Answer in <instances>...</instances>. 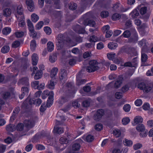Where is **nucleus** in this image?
Listing matches in <instances>:
<instances>
[{"label": "nucleus", "mask_w": 153, "mask_h": 153, "mask_svg": "<svg viewBox=\"0 0 153 153\" xmlns=\"http://www.w3.org/2000/svg\"><path fill=\"white\" fill-rule=\"evenodd\" d=\"M20 42L18 41H15L12 44V46L13 48H16L19 46Z\"/></svg>", "instance_id": "obj_64"}, {"label": "nucleus", "mask_w": 153, "mask_h": 153, "mask_svg": "<svg viewBox=\"0 0 153 153\" xmlns=\"http://www.w3.org/2000/svg\"><path fill=\"white\" fill-rule=\"evenodd\" d=\"M47 48L48 51L49 52L52 51L54 49V44L53 43L51 42H48L47 44Z\"/></svg>", "instance_id": "obj_24"}, {"label": "nucleus", "mask_w": 153, "mask_h": 153, "mask_svg": "<svg viewBox=\"0 0 153 153\" xmlns=\"http://www.w3.org/2000/svg\"><path fill=\"white\" fill-rule=\"evenodd\" d=\"M16 15V16L18 20L19 21V22L18 23V25L19 27H24L25 25V22L24 21L25 16L24 15H22L21 18H19V15Z\"/></svg>", "instance_id": "obj_13"}, {"label": "nucleus", "mask_w": 153, "mask_h": 153, "mask_svg": "<svg viewBox=\"0 0 153 153\" xmlns=\"http://www.w3.org/2000/svg\"><path fill=\"white\" fill-rule=\"evenodd\" d=\"M131 106L130 105L126 104L124 105L123 109V110L126 112L129 111L130 110Z\"/></svg>", "instance_id": "obj_48"}, {"label": "nucleus", "mask_w": 153, "mask_h": 153, "mask_svg": "<svg viewBox=\"0 0 153 153\" xmlns=\"http://www.w3.org/2000/svg\"><path fill=\"white\" fill-rule=\"evenodd\" d=\"M27 26L30 32L33 31V30H34L33 25L30 20L27 21Z\"/></svg>", "instance_id": "obj_37"}, {"label": "nucleus", "mask_w": 153, "mask_h": 153, "mask_svg": "<svg viewBox=\"0 0 153 153\" xmlns=\"http://www.w3.org/2000/svg\"><path fill=\"white\" fill-rule=\"evenodd\" d=\"M31 19L32 22L35 23L39 19V16L35 13H33L31 16Z\"/></svg>", "instance_id": "obj_28"}, {"label": "nucleus", "mask_w": 153, "mask_h": 153, "mask_svg": "<svg viewBox=\"0 0 153 153\" xmlns=\"http://www.w3.org/2000/svg\"><path fill=\"white\" fill-rule=\"evenodd\" d=\"M113 134L116 137H118L120 136L121 133L120 130L116 129L113 131Z\"/></svg>", "instance_id": "obj_42"}, {"label": "nucleus", "mask_w": 153, "mask_h": 153, "mask_svg": "<svg viewBox=\"0 0 153 153\" xmlns=\"http://www.w3.org/2000/svg\"><path fill=\"white\" fill-rule=\"evenodd\" d=\"M90 104V102L88 100H85L83 102L82 105L83 107H88Z\"/></svg>", "instance_id": "obj_62"}, {"label": "nucleus", "mask_w": 153, "mask_h": 153, "mask_svg": "<svg viewBox=\"0 0 153 153\" xmlns=\"http://www.w3.org/2000/svg\"><path fill=\"white\" fill-rule=\"evenodd\" d=\"M44 30L45 33L47 35H49L51 33V29L49 27L46 26L44 27Z\"/></svg>", "instance_id": "obj_40"}, {"label": "nucleus", "mask_w": 153, "mask_h": 153, "mask_svg": "<svg viewBox=\"0 0 153 153\" xmlns=\"http://www.w3.org/2000/svg\"><path fill=\"white\" fill-rule=\"evenodd\" d=\"M109 15V13L107 11H103L101 13V16L103 18H105L108 16Z\"/></svg>", "instance_id": "obj_51"}, {"label": "nucleus", "mask_w": 153, "mask_h": 153, "mask_svg": "<svg viewBox=\"0 0 153 153\" xmlns=\"http://www.w3.org/2000/svg\"><path fill=\"white\" fill-rule=\"evenodd\" d=\"M130 15H131L132 18H135L139 16V13L138 11L135 9L131 13Z\"/></svg>", "instance_id": "obj_33"}, {"label": "nucleus", "mask_w": 153, "mask_h": 153, "mask_svg": "<svg viewBox=\"0 0 153 153\" xmlns=\"http://www.w3.org/2000/svg\"><path fill=\"white\" fill-rule=\"evenodd\" d=\"M74 39L77 43H80L82 42V38L79 36H77L74 37Z\"/></svg>", "instance_id": "obj_52"}, {"label": "nucleus", "mask_w": 153, "mask_h": 153, "mask_svg": "<svg viewBox=\"0 0 153 153\" xmlns=\"http://www.w3.org/2000/svg\"><path fill=\"white\" fill-rule=\"evenodd\" d=\"M97 62L95 60L91 61L89 62V65L87 68V71L88 72H93L98 69Z\"/></svg>", "instance_id": "obj_3"}, {"label": "nucleus", "mask_w": 153, "mask_h": 153, "mask_svg": "<svg viewBox=\"0 0 153 153\" xmlns=\"http://www.w3.org/2000/svg\"><path fill=\"white\" fill-rule=\"evenodd\" d=\"M59 141L61 144H67L68 143L67 140L65 137H61L59 139Z\"/></svg>", "instance_id": "obj_55"}, {"label": "nucleus", "mask_w": 153, "mask_h": 153, "mask_svg": "<svg viewBox=\"0 0 153 153\" xmlns=\"http://www.w3.org/2000/svg\"><path fill=\"white\" fill-rule=\"evenodd\" d=\"M95 25V22L93 20L91 19L88 21V24L86 25H88L91 27H94Z\"/></svg>", "instance_id": "obj_49"}, {"label": "nucleus", "mask_w": 153, "mask_h": 153, "mask_svg": "<svg viewBox=\"0 0 153 153\" xmlns=\"http://www.w3.org/2000/svg\"><path fill=\"white\" fill-rule=\"evenodd\" d=\"M28 80V79L27 77L22 78L19 80L18 83L19 85L28 86L29 85Z\"/></svg>", "instance_id": "obj_14"}, {"label": "nucleus", "mask_w": 153, "mask_h": 153, "mask_svg": "<svg viewBox=\"0 0 153 153\" xmlns=\"http://www.w3.org/2000/svg\"><path fill=\"white\" fill-rule=\"evenodd\" d=\"M120 18V15L117 13L114 14L112 16V18L113 20L115 21L119 20Z\"/></svg>", "instance_id": "obj_45"}, {"label": "nucleus", "mask_w": 153, "mask_h": 153, "mask_svg": "<svg viewBox=\"0 0 153 153\" xmlns=\"http://www.w3.org/2000/svg\"><path fill=\"white\" fill-rule=\"evenodd\" d=\"M122 84V81L120 79L117 80L114 83V87L115 88H119Z\"/></svg>", "instance_id": "obj_41"}, {"label": "nucleus", "mask_w": 153, "mask_h": 153, "mask_svg": "<svg viewBox=\"0 0 153 153\" xmlns=\"http://www.w3.org/2000/svg\"><path fill=\"white\" fill-rule=\"evenodd\" d=\"M44 25L43 22L41 21L38 22L36 26V28L37 30L40 29Z\"/></svg>", "instance_id": "obj_46"}, {"label": "nucleus", "mask_w": 153, "mask_h": 153, "mask_svg": "<svg viewBox=\"0 0 153 153\" xmlns=\"http://www.w3.org/2000/svg\"><path fill=\"white\" fill-rule=\"evenodd\" d=\"M49 60L51 63H53L56 61L57 59V56L56 53L51 54L50 55Z\"/></svg>", "instance_id": "obj_25"}, {"label": "nucleus", "mask_w": 153, "mask_h": 153, "mask_svg": "<svg viewBox=\"0 0 153 153\" xmlns=\"http://www.w3.org/2000/svg\"><path fill=\"white\" fill-rule=\"evenodd\" d=\"M53 95L54 93L52 91L49 92L48 90H46L43 92L42 95V98L43 99H45L48 96H49L46 105L47 107H50L52 104Z\"/></svg>", "instance_id": "obj_1"}, {"label": "nucleus", "mask_w": 153, "mask_h": 153, "mask_svg": "<svg viewBox=\"0 0 153 153\" xmlns=\"http://www.w3.org/2000/svg\"><path fill=\"white\" fill-rule=\"evenodd\" d=\"M123 143L125 146H131L133 144V142L131 140L126 139H124Z\"/></svg>", "instance_id": "obj_27"}, {"label": "nucleus", "mask_w": 153, "mask_h": 153, "mask_svg": "<svg viewBox=\"0 0 153 153\" xmlns=\"http://www.w3.org/2000/svg\"><path fill=\"white\" fill-rule=\"evenodd\" d=\"M143 121L142 117L140 116H136L134 120V123H133V126H135L136 125L140 123H142Z\"/></svg>", "instance_id": "obj_15"}, {"label": "nucleus", "mask_w": 153, "mask_h": 153, "mask_svg": "<svg viewBox=\"0 0 153 153\" xmlns=\"http://www.w3.org/2000/svg\"><path fill=\"white\" fill-rule=\"evenodd\" d=\"M132 32L131 36L129 39L130 42L136 43L138 39V37L136 31L134 28H132L131 29Z\"/></svg>", "instance_id": "obj_6"}, {"label": "nucleus", "mask_w": 153, "mask_h": 153, "mask_svg": "<svg viewBox=\"0 0 153 153\" xmlns=\"http://www.w3.org/2000/svg\"><path fill=\"white\" fill-rule=\"evenodd\" d=\"M104 114V110L102 109H98L94 116V120L97 121L100 120Z\"/></svg>", "instance_id": "obj_8"}, {"label": "nucleus", "mask_w": 153, "mask_h": 153, "mask_svg": "<svg viewBox=\"0 0 153 153\" xmlns=\"http://www.w3.org/2000/svg\"><path fill=\"white\" fill-rule=\"evenodd\" d=\"M58 71V69L56 68H53L51 71L50 76L52 79H54Z\"/></svg>", "instance_id": "obj_21"}, {"label": "nucleus", "mask_w": 153, "mask_h": 153, "mask_svg": "<svg viewBox=\"0 0 153 153\" xmlns=\"http://www.w3.org/2000/svg\"><path fill=\"white\" fill-rule=\"evenodd\" d=\"M54 132L59 134H61L64 132L62 128L61 127L55 126L53 129Z\"/></svg>", "instance_id": "obj_23"}, {"label": "nucleus", "mask_w": 153, "mask_h": 153, "mask_svg": "<svg viewBox=\"0 0 153 153\" xmlns=\"http://www.w3.org/2000/svg\"><path fill=\"white\" fill-rule=\"evenodd\" d=\"M86 82V80L85 79H77L76 84L77 85H82Z\"/></svg>", "instance_id": "obj_43"}, {"label": "nucleus", "mask_w": 153, "mask_h": 153, "mask_svg": "<svg viewBox=\"0 0 153 153\" xmlns=\"http://www.w3.org/2000/svg\"><path fill=\"white\" fill-rule=\"evenodd\" d=\"M17 12L18 14L15 15V16L18 15V16H19L18 15H19V18H21L22 16L24 15L23 14V10L22 6L19 5L18 6Z\"/></svg>", "instance_id": "obj_19"}, {"label": "nucleus", "mask_w": 153, "mask_h": 153, "mask_svg": "<svg viewBox=\"0 0 153 153\" xmlns=\"http://www.w3.org/2000/svg\"><path fill=\"white\" fill-rule=\"evenodd\" d=\"M55 78L52 79L49 82H48L47 85V88L51 89H53L54 88L55 85L56 83L55 82Z\"/></svg>", "instance_id": "obj_16"}, {"label": "nucleus", "mask_w": 153, "mask_h": 153, "mask_svg": "<svg viewBox=\"0 0 153 153\" xmlns=\"http://www.w3.org/2000/svg\"><path fill=\"white\" fill-rule=\"evenodd\" d=\"M148 57L147 55L145 53H142L141 55V60L142 62H146L147 59Z\"/></svg>", "instance_id": "obj_61"}, {"label": "nucleus", "mask_w": 153, "mask_h": 153, "mask_svg": "<svg viewBox=\"0 0 153 153\" xmlns=\"http://www.w3.org/2000/svg\"><path fill=\"white\" fill-rule=\"evenodd\" d=\"M115 56V53L113 52L109 53L107 54V56L110 60H113Z\"/></svg>", "instance_id": "obj_35"}, {"label": "nucleus", "mask_w": 153, "mask_h": 153, "mask_svg": "<svg viewBox=\"0 0 153 153\" xmlns=\"http://www.w3.org/2000/svg\"><path fill=\"white\" fill-rule=\"evenodd\" d=\"M117 44L113 42L109 43L108 45V48L111 50L115 49L117 47Z\"/></svg>", "instance_id": "obj_26"}, {"label": "nucleus", "mask_w": 153, "mask_h": 153, "mask_svg": "<svg viewBox=\"0 0 153 153\" xmlns=\"http://www.w3.org/2000/svg\"><path fill=\"white\" fill-rule=\"evenodd\" d=\"M123 94L121 92H117L115 94V97L116 99H120L122 98Z\"/></svg>", "instance_id": "obj_63"}, {"label": "nucleus", "mask_w": 153, "mask_h": 153, "mask_svg": "<svg viewBox=\"0 0 153 153\" xmlns=\"http://www.w3.org/2000/svg\"><path fill=\"white\" fill-rule=\"evenodd\" d=\"M28 103L30 105H31V100H29L28 101H27V100L23 102V104L22 105V106L26 108H27L29 107Z\"/></svg>", "instance_id": "obj_39"}, {"label": "nucleus", "mask_w": 153, "mask_h": 153, "mask_svg": "<svg viewBox=\"0 0 153 153\" xmlns=\"http://www.w3.org/2000/svg\"><path fill=\"white\" fill-rule=\"evenodd\" d=\"M21 91L22 92H23V94H26V95H27L28 94L29 89L27 87H24L22 88Z\"/></svg>", "instance_id": "obj_53"}, {"label": "nucleus", "mask_w": 153, "mask_h": 153, "mask_svg": "<svg viewBox=\"0 0 153 153\" xmlns=\"http://www.w3.org/2000/svg\"><path fill=\"white\" fill-rule=\"evenodd\" d=\"M24 128L23 124L22 123H19L17 126L16 128L17 130L19 131H22Z\"/></svg>", "instance_id": "obj_57"}, {"label": "nucleus", "mask_w": 153, "mask_h": 153, "mask_svg": "<svg viewBox=\"0 0 153 153\" xmlns=\"http://www.w3.org/2000/svg\"><path fill=\"white\" fill-rule=\"evenodd\" d=\"M44 136L45 135L43 134L40 133H38L32 138V141L33 143L37 142L39 138H41Z\"/></svg>", "instance_id": "obj_20"}, {"label": "nucleus", "mask_w": 153, "mask_h": 153, "mask_svg": "<svg viewBox=\"0 0 153 153\" xmlns=\"http://www.w3.org/2000/svg\"><path fill=\"white\" fill-rule=\"evenodd\" d=\"M6 129V130L9 132H13L16 129L15 125L14 124H11L7 125Z\"/></svg>", "instance_id": "obj_18"}, {"label": "nucleus", "mask_w": 153, "mask_h": 153, "mask_svg": "<svg viewBox=\"0 0 153 153\" xmlns=\"http://www.w3.org/2000/svg\"><path fill=\"white\" fill-rule=\"evenodd\" d=\"M74 30L79 34H84L85 31L84 28L82 27L79 25H77L73 27Z\"/></svg>", "instance_id": "obj_10"}, {"label": "nucleus", "mask_w": 153, "mask_h": 153, "mask_svg": "<svg viewBox=\"0 0 153 153\" xmlns=\"http://www.w3.org/2000/svg\"><path fill=\"white\" fill-rule=\"evenodd\" d=\"M136 129L139 132H143L145 130V127L143 124H140L137 126Z\"/></svg>", "instance_id": "obj_29"}, {"label": "nucleus", "mask_w": 153, "mask_h": 153, "mask_svg": "<svg viewBox=\"0 0 153 153\" xmlns=\"http://www.w3.org/2000/svg\"><path fill=\"white\" fill-rule=\"evenodd\" d=\"M32 61L33 65H36L38 61L39 58L37 54L34 53L32 56Z\"/></svg>", "instance_id": "obj_17"}, {"label": "nucleus", "mask_w": 153, "mask_h": 153, "mask_svg": "<svg viewBox=\"0 0 153 153\" xmlns=\"http://www.w3.org/2000/svg\"><path fill=\"white\" fill-rule=\"evenodd\" d=\"M81 145L77 142H75L72 146V150H70L69 153H77L80 149Z\"/></svg>", "instance_id": "obj_9"}, {"label": "nucleus", "mask_w": 153, "mask_h": 153, "mask_svg": "<svg viewBox=\"0 0 153 153\" xmlns=\"http://www.w3.org/2000/svg\"><path fill=\"white\" fill-rule=\"evenodd\" d=\"M42 71H37L34 76V79L37 80L40 79L42 77Z\"/></svg>", "instance_id": "obj_30"}, {"label": "nucleus", "mask_w": 153, "mask_h": 153, "mask_svg": "<svg viewBox=\"0 0 153 153\" xmlns=\"http://www.w3.org/2000/svg\"><path fill=\"white\" fill-rule=\"evenodd\" d=\"M59 78L62 84L66 82L67 79V73L65 69H61V72L59 74Z\"/></svg>", "instance_id": "obj_7"}, {"label": "nucleus", "mask_w": 153, "mask_h": 153, "mask_svg": "<svg viewBox=\"0 0 153 153\" xmlns=\"http://www.w3.org/2000/svg\"><path fill=\"white\" fill-rule=\"evenodd\" d=\"M11 13V10L10 8H6L3 11V16L6 17H10Z\"/></svg>", "instance_id": "obj_22"}, {"label": "nucleus", "mask_w": 153, "mask_h": 153, "mask_svg": "<svg viewBox=\"0 0 153 153\" xmlns=\"http://www.w3.org/2000/svg\"><path fill=\"white\" fill-rule=\"evenodd\" d=\"M39 82L38 81H35L31 83V86L35 89H37Z\"/></svg>", "instance_id": "obj_44"}, {"label": "nucleus", "mask_w": 153, "mask_h": 153, "mask_svg": "<svg viewBox=\"0 0 153 153\" xmlns=\"http://www.w3.org/2000/svg\"><path fill=\"white\" fill-rule=\"evenodd\" d=\"M103 128L102 125L100 123L97 124L95 126V129L98 131H100Z\"/></svg>", "instance_id": "obj_56"}, {"label": "nucleus", "mask_w": 153, "mask_h": 153, "mask_svg": "<svg viewBox=\"0 0 153 153\" xmlns=\"http://www.w3.org/2000/svg\"><path fill=\"white\" fill-rule=\"evenodd\" d=\"M130 122V120L128 117L124 118L122 120V123L123 125L127 124Z\"/></svg>", "instance_id": "obj_47"}, {"label": "nucleus", "mask_w": 153, "mask_h": 153, "mask_svg": "<svg viewBox=\"0 0 153 153\" xmlns=\"http://www.w3.org/2000/svg\"><path fill=\"white\" fill-rule=\"evenodd\" d=\"M10 50V47L8 45L4 46L1 49V52L4 53H8Z\"/></svg>", "instance_id": "obj_31"}, {"label": "nucleus", "mask_w": 153, "mask_h": 153, "mask_svg": "<svg viewBox=\"0 0 153 153\" xmlns=\"http://www.w3.org/2000/svg\"><path fill=\"white\" fill-rule=\"evenodd\" d=\"M131 33L129 30H125L122 34V36L125 38H128L130 37Z\"/></svg>", "instance_id": "obj_36"}, {"label": "nucleus", "mask_w": 153, "mask_h": 153, "mask_svg": "<svg viewBox=\"0 0 153 153\" xmlns=\"http://www.w3.org/2000/svg\"><path fill=\"white\" fill-rule=\"evenodd\" d=\"M15 35L17 38H21L24 36V33L22 31H17L16 32Z\"/></svg>", "instance_id": "obj_59"}, {"label": "nucleus", "mask_w": 153, "mask_h": 153, "mask_svg": "<svg viewBox=\"0 0 153 153\" xmlns=\"http://www.w3.org/2000/svg\"><path fill=\"white\" fill-rule=\"evenodd\" d=\"M25 3L28 10L30 11H33L34 9V6L33 0H26Z\"/></svg>", "instance_id": "obj_11"}, {"label": "nucleus", "mask_w": 153, "mask_h": 153, "mask_svg": "<svg viewBox=\"0 0 153 153\" xmlns=\"http://www.w3.org/2000/svg\"><path fill=\"white\" fill-rule=\"evenodd\" d=\"M64 38V36L62 34H59L57 37V40L56 41V43L59 49L62 47L65 43V40Z\"/></svg>", "instance_id": "obj_5"}, {"label": "nucleus", "mask_w": 153, "mask_h": 153, "mask_svg": "<svg viewBox=\"0 0 153 153\" xmlns=\"http://www.w3.org/2000/svg\"><path fill=\"white\" fill-rule=\"evenodd\" d=\"M138 45L142 48V50L145 51L147 48L148 44L146 40L143 39L139 42Z\"/></svg>", "instance_id": "obj_12"}, {"label": "nucleus", "mask_w": 153, "mask_h": 153, "mask_svg": "<svg viewBox=\"0 0 153 153\" xmlns=\"http://www.w3.org/2000/svg\"><path fill=\"white\" fill-rule=\"evenodd\" d=\"M100 40L98 39L96 36L95 35H93L90 37L89 41L92 42H95L97 41H99Z\"/></svg>", "instance_id": "obj_38"}, {"label": "nucleus", "mask_w": 153, "mask_h": 153, "mask_svg": "<svg viewBox=\"0 0 153 153\" xmlns=\"http://www.w3.org/2000/svg\"><path fill=\"white\" fill-rule=\"evenodd\" d=\"M69 8L71 10H74L77 7L76 4L74 3H71L69 5Z\"/></svg>", "instance_id": "obj_50"}, {"label": "nucleus", "mask_w": 153, "mask_h": 153, "mask_svg": "<svg viewBox=\"0 0 153 153\" xmlns=\"http://www.w3.org/2000/svg\"><path fill=\"white\" fill-rule=\"evenodd\" d=\"M38 118L37 117H34L33 118L32 120H25L24 123L26 128L28 129L32 128L34 126V122L38 120Z\"/></svg>", "instance_id": "obj_4"}, {"label": "nucleus", "mask_w": 153, "mask_h": 153, "mask_svg": "<svg viewBox=\"0 0 153 153\" xmlns=\"http://www.w3.org/2000/svg\"><path fill=\"white\" fill-rule=\"evenodd\" d=\"M142 146V144L140 143H137L134 145L133 149L134 150H137L140 148Z\"/></svg>", "instance_id": "obj_60"}, {"label": "nucleus", "mask_w": 153, "mask_h": 153, "mask_svg": "<svg viewBox=\"0 0 153 153\" xmlns=\"http://www.w3.org/2000/svg\"><path fill=\"white\" fill-rule=\"evenodd\" d=\"M31 49L32 51H34L36 47V42L35 40H32L30 43Z\"/></svg>", "instance_id": "obj_32"}, {"label": "nucleus", "mask_w": 153, "mask_h": 153, "mask_svg": "<svg viewBox=\"0 0 153 153\" xmlns=\"http://www.w3.org/2000/svg\"><path fill=\"white\" fill-rule=\"evenodd\" d=\"M138 88L146 93H153V82L147 84L141 82L138 84Z\"/></svg>", "instance_id": "obj_2"}, {"label": "nucleus", "mask_w": 153, "mask_h": 153, "mask_svg": "<svg viewBox=\"0 0 153 153\" xmlns=\"http://www.w3.org/2000/svg\"><path fill=\"white\" fill-rule=\"evenodd\" d=\"M30 36L32 37L33 38H35L37 36V32L35 31V30H33V31H30Z\"/></svg>", "instance_id": "obj_58"}, {"label": "nucleus", "mask_w": 153, "mask_h": 153, "mask_svg": "<svg viewBox=\"0 0 153 153\" xmlns=\"http://www.w3.org/2000/svg\"><path fill=\"white\" fill-rule=\"evenodd\" d=\"M94 139V136L90 135H88L86 136L85 140H86L88 142H92Z\"/></svg>", "instance_id": "obj_54"}, {"label": "nucleus", "mask_w": 153, "mask_h": 153, "mask_svg": "<svg viewBox=\"0 0 153 153\" xmlns=\"http://www.w3.org/2000/svg\"><path fill=\"white\" fill-rule=\"evenodd\" d=\"M11 31V28L8 27L4 28L2 30V33L4 35H7L9 34Z\"/></svg>", "instance_id": "obj_34"}]
</instances>
